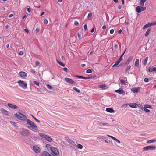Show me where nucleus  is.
<instances>
[{"mask_svg": "<svg viewBox=\"0 0 156 156\" xmlns=\"http://www.w3.org/2000/svg\"><path fill=\"white\" fill-rule=\"evenodd\" d=\"M66 141L69 144V146L71 147L75 146L77 144L76 140L73 138H67Z\"/></svg>", "mask_w": 156, "mask_h": 156, "instance_id": "f257e3e1", "label": "nucleus"}, {"mask_svg": "<svg viewBox=\"0 0 156 156\" xmlns=\"http://www.w3.org/2000/svg\"><path fill=\"white\" fill-rule=\"evenodd\" d=\"M14 115L18 119L22 121H25L27 119L26 117L20 112H18V114L17 113L15 114Z\"/></svg>", "mask_w": 156, "mask_h": 156, "instance_id": "f03ea898", "label": "nucleus"}, {"mask_svg": "<svg viewBox=\"0 0 156 156\" xmlns=\"http://www.w3.org/2000/svg\"><path fill=\"white\" fill-rule=\"evenodd\" d=\"M28 128L33 131L37 132L39 131L38 129L34 122L30 126H28Z\"/></svg>", "mask_w": 156, "mask_h": 156, "instance_id": "7ed1b4c3", "label": "nucleus"}, {"mask_svg": "<svg viewBox=\"0 0 156 156\" xmlns=\"http://www.w3.org/2000/svg\"><path fill=\"white\" fill-rule=\"evenodd\" d=\"M39 135L41 137L44 138L48 142H51L53 140L52 138L49 136L43 133H39Z\"/></svg>", "mask_w": 156, "mask_h": 156, "instance_id": "20e7f679", "label": "nucleus"}, {"mask_svg": "<svg viewBox=\"0 0 156 156\" xmlns=\"http://www.w3.org/2000/svg\"><path fill=\"white\" fill-rule=\"evenodd\" d=\"M20 133L22 135L24 136H28L30 133V132L29 130L26 129H23Z\"/></svg>", "mask_w": 156, "mask_h": 156, "instance_id": "39448f33", "label": "nucleus"}, {"mask_svg": "<svg viewBox=\"0 0 156 156\" xmlns=\"http://www.w3.org/2000/svg\"><path fill=\"white\" fill-rule=\"evenodd\" d=\"M51 151V154L53 156H58L59 154V151L56 147H53Z\"/></svg>", "mask_w": 156, "mask_h": 156, "instance_id": "423d86ee", "label": "nucleus"}, {"mask_svg": "<svg viewBox=\"0 0 156 156\" xmlns=\"http://www.w3.org/2000/svg\"><path fill=\"white\" fill-rule=\"evenodd\" d=\"M17 83L19 84V85L23 88L25 89L27 88V85L26 83H25L23 81L21 80H19Z\"/></svg>", "mask_w": 156, "mask_h": 156, "instance_id": "0eeeda50", "label": "nucleus"}, {"mask_svg": "<svg viewBox=\"0 0 156 156\" xmlns=\"http://www.w3.org/2000/svg\"><path fill=\"white\" fill-rule=\"evenodd\" d=\"M156 148L155 146H148L143 148V151H147L148 150H154Z\"/></svg>", "mask_w": 156, "mask_h": 156, "instance_id": "6e6552de", "label": "nucleus"}, {"mask_svg": "<svg viewBox=\"0 0 156 156\" xmlns=\"http://www.w3.org/2000/svg\"><path fill=\"white\" fill-rule=\"evenodd\" d=\"M64 80L67 82L71 84H75L76 83V82H75L74 81H73L72 79L70 78H65L64 79Z\"/></svg>", "mask_w": 156, "mask_h": 156, "instance_id": "1a4fd4ad", "label": "nucleus"}, {"mask_svg": "<svg viewBox=\"0 0 156 156\" xmlns=\"http://www.w3.org/2000/svg\"><path fill=\"white\" fill-rule=\"evenodd\" d=\"M33 148L34 151L36 153L38 154L40 153V149L37 146H34Z\"/></svg>", "mask_w": 156, "mask_h": 156, "instance_id": "9d476101", "label": "nucleus"}, {"mask_svg": "<svg viewBox=\"0 0 156 156\" xmlns=\"http://www.w3.org/2000/svg\"><path fill=\"white\" fill-rule=\"evenodd\" d=\"M7 105L9 107L13 109H18L19 108L17 106L14 105L12 104L9 103Z\"/></svg>", "mask_w": 156, "mask_h": 156, "instance_id": "9b49d317", "label": "nucleus"}, {"mask_svg": "<svg viewBox=\"0 0 156 156\" xmlns=\"http://www.w3.org/2000/svg\"><path fill=\"white\" fill-rule=\"evenodd\" d=\"M97 124L101 126H104L107 127L108 126V124L106 123H104L102 122H100L99 121H98L97 122Z\"/></svg>", "mask_w": 156, "mask_h": 156, "instance_id": "f8f14e48", "label": "nucleus"}, {"mask_svg": "<svg viewBox=\"0 0 156 156\" xmlns=\"http://www.w3.org/2000/svg\"><path fill=\"white\" fill-rule=\"evenodd\" d=\"M115 92H117L120 94H125L123 90L121 88H120L118 90H116L115 91Z\"/></svg>", "mask_w": 156, "mask_h": 156, "instance_id": "ddd939ff", "label": "nucleus"}, {"mask_svg": "<svg viewBox=\"0 0 156 156\" xmlns=\"http://www.w3.org/2000/svg\"><path fill=\"white\" fill-rule=\"evenodd\" d=\"M19 74L21 77L24 78L27 76V73L23 71L20 72Z\"/></svg>", "mask_w": 156, "mask_h": 156, "instance_id": "4468645a", "label": "nucleus"}, {"mask_svg": "<svg viewBox=\"0 0 156 156\" xmlns=\"http://www.w3.org/2000/svg\"><path fill=\"white\" fill-rule=\"evenodd\" d=\"M140 89V88L139 87H134L132 88V91L134 93H137L138 92L139 90Z\"/></svg>", "mask_w": 156, "mask_h": 156, "instance_id": "2eb2a0df", "label": "nucleus"}, {"mask_svg": "<svg viewBox=\"0 0 156 156\" xmlns=\"http://www.w3.org/2000/svg\"><path fill=\"white\" fill-rule=\"evenodd\" d=\"M129 105L131 108H136V105H137V104L135 103H132L129 104Z\"/></svg>", "mask_w": 156, "mask_h": 156, "instance_id": "dca6fc26", "label": "nucleus"}, {"mask_svg": "<svg viewBox=\"0 0 156 156\" xmlns=\"http://www.w3.org/2000/svg\"><path fill=\"white\" fill-rule=\"evenodd\" d=\"M133 57L132 56H130L128 59H127V61L125 63V64L126 65L128 64L129 63H130L133 60Z\"/></svg>", "mask_w": 156, "mask_h": 156, "instance_id": "f3484780", "label": "nucleus"}, {"mask_svg": "<svg viewBox=\"0 0 156 156\" xmlns=\"http://www.w3.org/2000/svg\"><path fill=\"white\" fill-rule=\"evenodd\" d=\"M1 111L3 114L6 115L9 114V112L3 108L1 109Z\"/></svg>", "mask_w": 156, "mask_h": 156, "instance_id": "a211bd4d", "label": "nucleus"}, {"mask_svg": "<svg viewBox=\"0 0 156 156\" xmlns=\"http://www.w3.org/2000/svg\"><path fill=\"white\" fill-rule=\"evenodd\" d=\"M45 147L47 148V149L49 151V150L51 151V150L53 148V147H53L51 145L48 144H46L45 145Z\"/></svg>", "mask_w": 156, "mask_h": 156, "instance_id": "6ab92c4d", "label": "nucleus"}, {"mask_svg": "<svg viewBox=\"0 0 156 156\" xmlns=\"http://www.w3.org/2000/svg\"><path fill=\"white\" fill-rule=\"evenodd\" d=\"M106 111L110 113H114L115 111L113 108H107L106 109Z\"/></svg>", "mask_w": 156, "mask_h": 156, "instance_id": "aec40b11", "label": "nucleus"}, {"mask_svg": "<svg viewBox=\"0 0 156 156\" xmlns=\"http://www.w3.org/2000/svg\"><path fill=\"white\" fill-rule=\"evenodd\" d=\"M151 23L148 22L147 24L145 25L143 27V30L151 26Z\"/></svg>", "mask_w": 156, "mask_h": 156, "instance_id": "412c9836", "label": "nucleus"}, {"mask_svg": "<svg viewBox=\"0 0 156 156\" xmlns=\"http://www.w3.org/2000/svg\"><path fill=\"white\" fill-rule=\"evenodd\" d=\"M107 136H109V137H111V138H112L113 140H115V141H116L117 142L119 143H120V142L116 138H115L114 137H113V136H110V135H108Z\"/></svg>", "mask_w": 156, "mask_h": 156, "instance_id": "4be33fe9", "label": "nucleus"}, {"mask_svg": "<svg viewBox=\"0 0 156 156\" xmlns=\"http://www.w3.org/2000/svg\"><path fill=\"white\" fill-rule=\"evenodd\" d=\"M136 11L138 13H140L141 12V6H138L136 7Z\"/></svg>", "mask_w": 156, "mask_h": 156, "instance_id": "5701e85b", "label": "nucleus"}, {"mask_svg": "<svg viewBox=\"0 0 156 156\" xmlns=\"http://www.w3.org/2000/svg\"><path fill=\"white\" fill-rule=\"evenodd\" d=\"M139 60L138 58H137L135 61V65L136 66L138 67L139 66Z\"/></svg>", "mask_w": 156, "mask_h": 156, "instance_id": "b1692460", "label": "nucleus"}, {"mask_svg": "<svg viewBox=\"0 0 156 156\" xmlns=\"http://www.w3.org/2000/svg\"><path fill=\"white\" fill-rule=\"evenodd\" d=\"M42 156H49V153L46 151H44L41 155Z\"/></svg>", "mask_w": 156, "mask_h": 156, "instance_id": "393cba45", "label": "nucleus"}, {"mask_svg": "<svg viewBox=\"0 0 156 156\" xmlns=\"http://www.w3.org/2000/svg\"><path fill=\"white\" fill-rule=\"evenodd\" d=\"M148 57H146L145 58V59L144 60V61L143 62V65L144 66H145L146 65L147 62L148 60Z\"/></svg>", "mask_w": 156, "mask_h": 156, "instance_id": "a878e982", "label": "nucleus"}, {"mask_svg": "<svg viewBox=\"0 0 156 156\" xmlns=\"http://www.w3.org/2000/svg\"><path fill=\"white\" fill-rule=\"evenodd\" d=\"M27 122V124L28 125H30V126L33 122L32 121H30L29 119H27L26 120Z\"/></svg>", "mask_w": 156, "mask_h": 156, "instance_id": "bb28decb", "label": "nucleus"}, {"mask_svg": "<svg viewBox=\"0 0 156 156\" xmlns=\"http://www.w3.org/2000/svg\"><path fill=\"white\" fill-rule=\"evenodd\" d=\"M57 62L60 66H62L63 67H64L65 66V64L64 63H62V62H61L58 61L57 59Z\"/></svg>", "mask_w": 156, "mask_h": 156, "instance_id": "cd10ccee", "label": "nucleus"}, {"mask_svg": "<svg viewBox=\"0 0 156 156\" xmlns=\"http://www.w3.org/2000/svg\"><path fill=\"white\" fill-rule=\"evenodd\" d=\"M156 142V140L154 139L152 140H147V143H153L154 142Z\"/></svg>", "mask_w": 156, "mask_h": 156, "instance_id": "c85d7f7f", "label": "nucleus"}, {"mask_svg": "<svg viewBox=\"0 0 156 156\" xmlns=\"http://www.w3.org/2000/svg\"><path fill=\"white\" fill-rule=\"evenodd\" d=\"M151 31V29L150 28H149L147 29V31H146L145 34V36H148L150 33Z\"/></svg>", "mask_w": 156, "mask_h": 156, "instance_id": "c756f323", "label": "nucleus"}, {"mask_svg": "<svg viewBox=\"0 0 156 156\" xmlns=\"http://www.w3.org/2000/svg\"><path fill=\"white\" fill-rule=\"evenodd\" d=\"M147 0H140V3L141 5L143 6L144 5V3Z\"/></svg>", "mask_w": 156, "mask_h": 156, "instance_id": "7c9ffc66", "label": "nucleus"}, {"mask_svg": "<svg viewBox=\"0 0 156 156\" xmlns=\"http://www.w3.org/2000/svg\"><path fill=\"white\" fill-rule=\"evenodd\" d=\"M143 108L139 109V110H137V112L141 114L143 112Z\"/></svg>", "mask_w": 156, "mask_h": 156, "instance_id": "2f4dec72", "label": "nucleus"}, {"mask_svg": "<svg viewBox=\"0 0 156 156\" xmlns=\"http://www.w3.org/2000/svg\"><path fill=\"white\" fill-rule=\"evenodd\" d=\"M131 67V66L130 65H129L128 66L125 70V73H127L129 71V70L130 69Z\"/></svg>", "mask_w": 156, "mask_h": 156, "instance_id": "473e14b6", "label": "nucleus"}, {"mask_svg": "<svg viewBox=\"0 0 156 156\" xmlns=\"http://www.w3.org/2000/svg\"><path fill=\"white\" fill-rule=\"evenodd\" d=\"M92 71L93 70L92 69H89L87 70L86 73H91Z\"/></svg>", "mask_w": 156, "mask_h": 156, "instance_id": "72a5a7b5", "label": "nucleus"}, {"mask_svg": "<svg viewBox=\"0 0 156 156\" xmlns=\"http://www.w3.org/2000/svg\"><path fill=\"white\" fill-rule=\"evenodd\" d=\"M73 89L78 93H80V90L76 87H73Z\"/></svg>", "mask_w": 156, "mask_h": 156, "instance_id": "f704fd0d", "label": "nucleus"}, {"mask_svg": "<svg viewBox=\"0 0 156 156\" xmlns=\"http://www.w3.org/2000/svg\"><path fill=\"white\" fill-rule=\"evenodd\" d=\"M77 147L78 149H82L83 147V146L80 144H78L77 146Z\"/></svg>", "mask_w": 156, "mask_h": 156, "instance_id": "c9c22d12", "label": "nucleus"}, {"mask_svg": "<svg viewBox=\"0 0 156 156\" xmlns=\"http://www.w3.org/2000/svg\"><path fill=\"white\" fill-rule=\"evenodd\" d=\"M144 107H145L147 108H152V107L151 106L149 105H148V104H146L145 105Z\"/></svg>", "mask_w": 156, "mask_h": 156, "instance_id": "e433bc0d", "label": "nucleus"}, {"mask_svg": "<svg viewBox=\"0 0 156 156\" xmlns=\"http://www.w3.org/2000/svg\"><path fill=\"white\" fill-rule=\"evenodd\" d=\"M143 109L146 113H148L150 112V110L147 109V108L144 107Z\"/></svg>", "mask_w": 156, "mask_h": 156, "instance_id": "4c0bfd02", "label": "nucleus"}, {"mask_svg": "<svg viewBox=\"0 0 156 156\" xmlns=\"http://www.w3.org/2000/svg\"><path fill=\"white\" fill-rule=\"evenodd\" d=\"M138 108L139 109L143 108V105L142 104H137V105H136V108Z\"/></svg>", "mask_w": 156, "mask_h": 156, "instance_id": "58836bf2", "label": "nucleus"}, {"mask_svg": "<svg viewBox=\"0 0 156 156\" xmlns=\"http://www.w3.org/2000/svg\"><path fill=\"white\" fill-rule=\"evenodd\" d=\"M106 87V86L105 85H100V87L102 88L105 89V87Z\"/></svg>", "mask_w": 156, "mask_h": 156, "instance_id": "ea45409f", "label": "nucleus"}, {"mask_svg": "<svg viewBox=\"0 0 156 156\" xmlns=\"http://www.w3.org/2000/svg\"><path fill=\"white\" fill-rule=\"evenodd\" d=\"M113 55L115 56H117V51L115 50L113 52Z\"/></svg>", "mask_w": 156, "mask_h": 156, "instance_id": "a19ab883", "label": "nucleus"}, {"mask_svg": "<svg viewBox=\"0 0 156 156\" xmlns=\"http://www.w3.org/2000/svg\"><path fill=\"white\" fill-rule=\"evenodd\" d=\"M120 82L121 84H125V81L123 79H120Z\"/></svg>", "mask_w": 156, "mask_h": 156, "instance_id": "79ce46f5", "label": "nucleus"}, {"mask_svg": "<svg viewBox=\"0 0 156 156\" xmlns=\"http://www.w3.org/2000/svg\"><path fill=\"white\" fill-rule=\"evenodd\" d=\"M47 88L49 89H51L52 88V87L48 84L47 85Z\"/></svg>", "mask_w": 156, "mask_h": 156, "instance_id": "37998d69", "label": "nucleus"}, {"mask_svg": "<svg viewBox=\"0 0 156 156\" xmlns=\"http://www.w3.org/2000/svg\"><path fill=\"white\" fill-rule=\"evenodd\" d=\"M33 82L36 85H37V86L39 85V83L38 82H37L36 81H34Z\"/></svg>", "mask_w": 156, "mask_h": 156, "instance_id": "c03bdc74", "label": "nucleus"}, {"mask_svg": "<svg viewBox=\"0 0 156 156\" xmlns=\"http://www.w3.org/2000/svg\"><path fill=\"white\" fill-rule=\"evenodd\" d=\"M141 11H144L146 9V8L145 7L141 6Z\"/></svg>", "mask_w": 156, "mask_h": 156, "instance_id": "a18cd8bd", "label": "nucleus"}, {"mask_svg": "<svg viewBox=\"0 0 156 156\" xmlns=\"http://www.w3.org/2000/svg\"><path fill=\"white\" fill-rule=\"evenodd\" d=\"M144 81L146 82H148L149 81V79L148 78H145L144 79Z\"/></svg>", "mask_w": 156, "mask_h": 156, "instance_id": "49530a36", "label": "nucleus"}, {"mask_svg": "<svg viewBox=\"0 0 156 156\" xmlns=\"http://www.w3.org/2000/svg\"><path fill=\"white\" fill-rule=\"evenodd\" d=\"M48 23V21L47 20L45 19L44 20V23L45 24H47Z\"/></svg>", "mask_w": 156, "mask_h": 156, "instance_id": "de8ad7c7", "label": "nucleus"}, {"mask_svg": "<svg viewBox=\"0 0 156 156\" xmlns=\"http://www.w3.org/2000/svg\"><path fill=\"white\" fill-rule=\"evenodd\" d=\"M92 16V13H89L88 15L87 18H89L90 17Z\"/></svg>", "mask_w": 156, "mask_h": 156, "instance_id": "09e8293b", "label": "nucleus"}, {"mask_svg": "<svg viewBox=\"0 0 156 156\" xmlns=\"http://www.w3.org/2000/svg\"><path fill=\"white\" fill-rule=\"evenodd\" d=\"M74 24L76 26H78L79 25V23L77 21H75L74 22Z\"/></svg>", "mask_w": 156, "mask_h": 156, "instance_id": "8fccbe9b", "label": "nucleus"}, {"mask_svg": "<svg viewBox=\"0 0 156 156\" xmlns=\"http://www.w3.org/2000/svg\"><path fill=\"white\" fill-rule=\"evenodd\" d=\"M30 72L31 73H33V74H35V71L34 69H31L30 70Z\"/></svg>", "mask_w": 156, "mask_h": 156, "instance_id": "3c124183", "label": "nucleus"}, {"mask_svg": "<svg viewBox=\"0 0 156 156\" xmlns=\"http://www.w3.org/2000/svg\"><path fill=\"white\" fill-rule=\"evenodd\" d=\"M114 31L113 29L111 30L110 31V34H113L114 32Z\"/></svg>", "mask_w": 156, "mask_h": 156, "instance_id": "603ef678", "label": "nucleus"}, {"mask_svg": "<svg viewBox=\"0 0 156 156\" xmlns=\"http://www.w3.org/2000/svg\"><path fill=\"white\" fill-rule=\"evenodd\" d=\"M123 58L122 56H120L119 59L118 60L120 62L122 60Z\"/></svg>", "mask_w": 156, "mask_h": 156, "instance_id": "864d4df0", "label": "nucleus"}, {"mask_svg": "<svg viewBox=\"0 0 156 156\" xmlns=\"http://www.w3.org/2000/svg\"><path fill=\"white\" fill-rule=\"evenodd\" d=\"M148 70H149V71L150 72H152L153 71V70H152V69L150 67H149L148 68Z\"/></svg>", "mask_w": 156, "mask_h": 156, "instance_id": "5fc2aeb1", "label": "nucleus"}, {"mask_svg": "<svg viewBox=\"0 0 156 156\" xmlns=\"http://www.w3.org/2000/svg\"><path fill=\"white\" fill-rule=\"evenodd\" d=\"M84 29L85 30H86L87 29V26L86 24H85L84 26Z\"/></svg>", "mask_w": 156, "mask_h": 156, "instance_id": "6e6d98bb", "label": "nucleus"}, {"mask_svg": "<svg viewBox=\"0 0 156 156\" xmlns=\"http://www.w3.org/2000/svg\"><path fill=\"white\" fill-rule=\"evenodd\" d=\"M75 76L76 77H77L79 78L80 79H82V76H79V75H75Z\"/></svg>", "mask_w": 156, "mask_h": 156, "instance_id": "4d7b16f0", "label": "nucleus"}, {"mask_svg": "<svg viewBox=\"0 0 156 156\" xmlns=\"http://www.w3.org/2000/svg\"><path fill=\"white\" fill-rule=\"evenodd\" d=\"M151 26H152V25H156V22H154L153 23H151Z\"/></svg>", "mask_w": 156, "mask_h": 156, "instance_id": "13d9d810", "label": "nucleus"}, {"mask_svg": "<svg viewBox=\"0 0 156 156\" xmlns=\"http://www.w3.org/2000/svg\"><path fill=\"white\" fill-rule=\"evenodd\" d=\"M128 21H129V20L128 19L127 20H126L125 22V23L127 25H128L129 24V22H128Z\"/></svg>", "mask_w": 156, "mask_h": 156, "instance_id": "bf43d9fd", "label": "nucleus"}, {"mask_svg": "<svg viewBox=\"0 0 156 156\" xmlns=\"http://www.w3.org/2000/svg\"><path fill=\"white\" fill-rule=\"evenodd\" d=\"M27 11L29 13H30V12L31 9L30 8H27Z\"/></svg>", "mask_w": 156, "mask_h": 156, "instance_id": "052dcab7", "label": "nucleus"}, {"mask_svg": "<svg viewBox=\"0 0 156 156\" xmlns=\"http://www.w3.org/2000/svg\"><path fill=\"white\" fill-rule=\"evenodd\" d=\"M63 69L66 72H67V70H68V69L66 67H65L64 68H63Z\"/></svg>", "mask_w": 156, "mask_h": 156, "instance_id": "680f3d73", "label": "nucleus"}, {"mask_svg": "<svg viewBox=\"0 0 156 156\" xmlns=\"http://www.w3.org/2000/svg\"><path fill=\"white\" fill-rule=\"evenodd\" d=\"M10 123L12 125L14 126H15V122H14L12 121H10Z\"/></svg>", "mask_w": 156, "mask_h": 156, "instance_id": "e2e57ef3", "label": "nucleus"}, {"mask_svg": "<svg viewBox=\"0 0 156 156\" xmlns=\"http://www.w3.org/2000/svg\"><path fill=\"white\" fill-rule=\"evenodd\" d=\"M105 142L108 143H110V142H111V141L110 140H105Z\"/></svg>", "mask_w": 156, "mask_h": 156, "instance_id": "0e129e2a", "label": "nucleus"}, {"mask_svg": "<svg viewBox=\"0 0 156 156\" xmlns=\"http://www.w3.org/2000/svg\"><path fill=\"white\" fill-rule=\"evenodd\" d=\"M78 37L80 39V37H81V33H78Z\"/></svg>", "mask_w": 156, "mask_h": 156, "instance_id": "69168bd1", "label": "nucleus"}, {"mask_svg": "<svg viewBox=\"0 0 156 156\" xmlns=\"http://www.w3.org/2000/svg\"><path fill=\"white\" fill-rule=\"evenodd\" d=\"M120 62L119 61V60H118L115 62L116 63L117 65H119V64L120 63Z\"/></svg>", "mask_w": 156, "mask_h": 156, "instance_id": "338daca9", "label": "nucleus"}, {"mask_svg": "<svg viewBox=\"0 0 156 156\" xmlns=\"http://www.w3.org/2000/svg\"><path fill=\"white\" fill-rule=\"evenodd\" d=\"M39 31V29L38 28H37L36 29L35 31L36 33H37Z\"/></svg>", "mask_w": 156, "mask_h": 156, "instance_id": "774afa93", "label": "nucleus"}]
</instances>
